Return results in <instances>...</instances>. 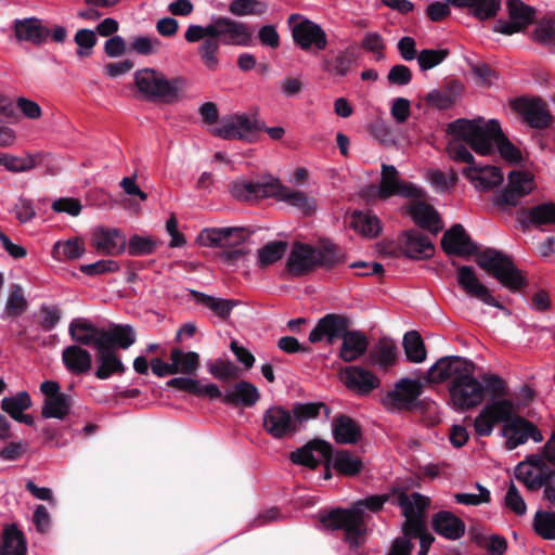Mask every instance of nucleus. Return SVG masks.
I'll return each instance as SVG.
<instances>
[{
    "label": "nucleus",
    "instance_id": "1",
    "mask_svg": "<svg viewBox=\"0 0 555 555\" xmlns=\"http://www.w3.org/2000/svg\"><path fill=\"white\" fill-rule=\"evenodd\" d=\"M184 38L188 42L203 40L198 47V53L204 65L214 72L219 66L220 43L247 47L251 43L253 35L246 24L229 17H218L206 26L190 25Z\"/></svg>",
    "mask_w": 555,
    "mask_h": 555
},
{
    "label": "nucleus",
    "instance_id": "2",
    "mask_svg": "<svg viewBox=\"0 0 555 555\" xmlns=\"http://www.w3.org/2000/svg\"><path fill=\"white\" fill-rule=\"evenodd\" d=\"M389 500L390 494L370 495L358 500L349 508L336 507L332 509L322 516L320 521L327 530H344L345 541L349 543L350 547H359L364 544L367 533L364 508L372 513H378Z\"/></svg>",
    "mask_w": 555,
    "mask_h": 555
},
{
    "label": "nucleus",
    "instance_id": "3",
    "mask_svg": "<svg viewBox=\"0 0 555 555\" xmlns=\"http://www.w3.org/2000/svg\"><path fill=\"white\" fill-rule=\"evenodd\" d=\"M457 133L472 141V149L480 155H489L493 152V146L502 158L508 164H520L524 160L522 154L503 133L501 125L495 119L483 122H457L455 125Z\"/></svg>",
    "mask_w": 555,
    "mask_h": 555
},
{
    "label": "nucleus",
    "instance_id": "4",
    "mask_svg": "<svg viewBox=\"0 0 555 555\" xmlns=\"http://www.w3.org/2000/svg\"><path fill=\"white\" fill-rule=\"evenodd\" d=\"M391 495L405 520L401 525V531L405 538L420 539V551L417 555H427L435 537L426 529V509L430 505V499L418 492L408 494L401 488H393Z\"/></svg>",
    "mask_w": 555,
    "mask_h": 555
},
{
    "label": "nucleus",
    "instance_id": "5",
    "mask_svg": "<svg viewBox=\"0 0 555 555\" xmlns=\"http://www.w3.org/2000/svg\"><path fill=\"white\" fill-rule=\"evenodd\" d=\"M151 392L154 398L166 396L168 398L178 395H190L198 398H222L224 402V387L220 389L217 384H140V387L133 385H116L114 392L109 399H114L117 403L125 402L132 399H146L147 393Z\"/></svg>",
    "mask_w": 555,
    "mask_h": 555
},
{
    "label": "nucleus",
    "instance_id": "6",
    "mask_svg": "<svg viewBox=\"0 0 555 555\" xmlns=\"http://www.w3.org/2000/svg\"><path fill=\"white\" fill-rule=\"evenodd\" d=\"M503 382L498 375L482 373L473 361L460 356L438 359L427 371L426 382Z\"/></svg>",
    "mask_w": 555,
    "mask_h": 555
},
{
    "label": "nucleus",
    "instance_id": "7",
    "mask_svg": "<svg viewBox=\"0 0 555 555\" xmlns=\"http://www.w3.org/2000/svg\"><path fill=\"white\" fill-rule=\"evenodd\" d=\"M345 261L335 245L315 248L308 244L295 243L286 262L287 271L296 276L304 275L317 267L332 268Z\"/></svg>",
    "mask_w": 555,
    "mask_h": 555
},
{
    "label": "nucleus",
    "instance_id": "8",
    "mask_svg": "<svg viewBox=\"0 0 555 555\" xmlns=\"http://www.w3.org/2000/svg\"><path fill=\"white\" fill-rule=\"evenodd\" d=\"M138 90L147 99H159L172 103L181 99L186 91L188 81L177 77L167 79L165 75L152 68H143L134 74Z\"/></svg>",
    "mask_w": 555,
    "mask_h": 555
},
{
    "label": "nucleus",
    "instance_id": "9",
    "mask_svg": "<svg viewBox=\"0 0 555 555\" xmlns=\"http://www.w3.org/2000/svg\"><path fill=\"white\" fill-rule=\"evenodd\" d=\"M477 264L495 278L511 291H519L526 285L525 276L516 268L512 259L501 250L487 248L476 258Z\"/></svg>",
    "mask_w": 555,
    "mask_h": 555
},
{
    "label": "nucleus",
    "instance_id": "10",
    "mask_svg": "<svg viewBox=\"0 0 555 555\" xmlns=\"http://www.w3.org/2000/svg\"><path fill=\"white\" fill-rule=\"evenodd\" d=\"M508 384H450L449 393L453 406L466 411L479 405L486 397L495 399L506 397Z\"/></svg>",
    "mask_w": 555,
    "mask_h": 555
},
{
    "label": "nucleus",
    "instance_id": "11",
    "mask_svg": "<svg viewBox=\"0 0 555 555\" xmlns=\"http://www.w3.org/2000/svg\"><path fill=\"white\" fill-rule=\"evenodd\" d=\"M263 128V121L256 114H234L224 117L212 133L224 140L253 142Z\"/></svg>",
    "mask_w": 555,
    "mask_h": 555
},
{
    "label": "nucleus",
    "instance_id": "12",
    "mask_svg": "<svg viewBox=\"0 0 555 555\" xmlns=\"http://www.w3.org/2000/svg\"><path fill=\"white\" fill-rule=\"evenodd\" d=\"M474 421V427L478 436L488 437L492 434L494 425L511 423L516 412L515 402L504 397L490 399Z\"/></svg>",
    "mask_w": 555,
    "mask_h": 555
},
{
    "label": "nucleus",
    "instance_id": "13",
    "mask_svg": "<svg viewBox=\"0 0 555 555\" xmlns=\"http://www.w3.org/2000/svg\"><path fill=\"white\" fill-rule=\"evenodd\" d=\"M294 42L305 51H321L327 47V36L322 27L299 14L288 18Z\"/></svg>",
    "mask_w": 555,
    "mask_h": 555
},
{
    "label": "nucleus",
    "instance_id": "14",
    "mask_svg": "<svg viewBox=\"0 0 555 555\" xmlns=\"http://www.w3.org/2000/svg\"><path fill=\"white\" fill-rule=\"evenodd\" d=\"M423 189L400 178V173L392 165H382L378 197L386 199L391 196L420 198L424 196Z\"/></svg>",
    "mask_w": 555,
    "mask_h": 555
},
{
    "label": "nucleus",
    "instance_id": "15",
    "mask_svg": "<svg viewBox=\"0 0 555 555\" xmlns=\"http://www.w3.org/2000/svg\"><path fill=\"white\" fill-rule=\"evenodd\" d=\"M43 395L41 416L43 418L64 420L70 412L74 399L62 391L60 384H40Z\"/></svg>",
    "mask_w": 555,
    "mask_h": 555
},
{
    "label": "nucleus",
    "instance_id": "16",
    "mask_svg": "<svg viewBox=\"0 0 555 555\" xmlns=\"http://www.w3.org/2000/svg\"><path fill=\"white\" fill-rule=\"evenodd\" d=\"M535 189L534 177L527 170H512L506 188L496 196L499 206H516L519 199Z\"/></svg>",
    "mask_w": 555,
    "mask_h": 555
},
{
    "label": "nucleus",
    "instance_id": "17",
    "mask_svg": "<svg viewBox=\"0 0 555 555\" xmlns=\"http://www.w3.org/2000/svg\"><path fill=\"white\" fill-rule=\"evenodd\" d=\"M275 181L274 178H264L262 181L240 178L229 184V192L232 197L242 202L273 197Z\"/></svg>",
    "mask_w": 555,
    "mask_h": 555
},
{
    "label": "nucleus",
    "instance_id": "18",
    "mask_svg": "<svg viewBox=\"0 0 555 555\" xmlns=\"http://www.w3.org/2000/svg\"><path fill=\"white\" fill-rule=\"evenodd\" d=\"M456 280L460 287L472 298L481 302L504 310L491 294L490 289L479 280L473 267L461 266L456 271Z\"/></svg>",
    "mask_w": 555,
    "mask_h": 555
},
{
    "label": "nucleus",
    "instance_id": "19",
    "mask_svg": "<svg viewBox=\"0 0 555 555\" xmlns=\"http://www.w3.org/2000/svg\"><path fill=\"white\" fill-rule=\"evenodd\" d=\"M263 429L274 439H284L298 431L296 420L283 406H271L263 414Z\"/></svg>",
    "mask_w": 555,
    "mask_h": 555
},
{
    "label": "nucleus",
    "instance_id": "20",
    "mask_svg": "<svg viewBox=\"0 0 555 555\" xmlns=\"http://www.w3.org/2000/svg\"><path fill=\"white\" fill-rule=\"evenodd\" d=\"M250 233L245 228H212L203 230L198 241L207 247H235L248 240Z\"/></svg>",
    "mask_w": 555,
    "mask_h": 555
},
{
    "label": "nucleus",
    "instance_id": "21",
    "mask_svg": "<svg viewBox=\"0 0 555 555\" xmlns=\"http://www.w3.org/2000/svg\"><path fill=\"white\" fill-rule=\"evenodd\" d=\"M503 436L507 438L506 448L514 450L531 438L534 442H541L543 435L541 430L530 421L521 416H515L511 423L504 424Z\"/></svg>",
    "mask_w": 555,
    "mask_h": 555
},
{
    "label": "nucleus",
    "instance_id": "22",
    "mask_svg": "<svg viewBox=\"0 0 555 555\" xmlns=\"http://www.w3.org/2000/svg\"><path fill=\"white\" fill-rule=\"evenodd\" d=\"M507 9L511 21H496L494 31L504 35H513L525 29L533 21L534 11L519 0H509L507 2Z\"/></svg>",
    "mask_w": 555,
    "mask_h": 555
},
{
    "label": "nucleus",
    "instance_id": "23",
    "mask_svg": "<svg viewBox=\"0 0 555 555\" xmlns=\"http://www.w3.org/2000/svg\"><path fill=\"white\" fill-rule=\"evenodd\" d=\"M91 245L100 254L118 256L126 250V236L116 228L98 227L92 231Z\"/></svg>",
    "mask_w": 555,
    "mask_h": 555
},
{
    "label": "nucleus",
    "instance_id": "24",
    "mask_svg": "<svg viewBox=\"0 0 555 555\" xmlns=\"http://www.w3.org/2000/svg\"><path fill=\"white\" fill-rule=\"evenodd\" d=\"M424 384H395L392 390L382 397V403L388 411L411 410L423 392Z\"/></svg>",
    "mask_w": 555,
    "mask_h": 555
},
{
    "label": "nucleus",
    "instance_id": "25",
    "mask_svg": "<svg viewBox=\"0 0 555 555\" xmlns=\"http://www.w3.org/2000/svg\"><path fill=\"white\" fill-rule=\"evenodd\" d=\"M273 190V198L284 202L306 216L312 215L317 210L318 203L315 198L304 191L284 186L278 179Z\"/></svg>",
    "mask_w": 555,
    "mask_h": 555
},
{
    "label": "nucleus",
    "instance_id": "26",
    "mask_svg": "<svg viewBox=\"0 0 555 555\" xmlns=\"http://www.w3.org/2000/svg\"><path fill=\"white\" fill-rule=\"evenodd\" d=\"M462 173L480 192L490 191L503 181V172L495 166L473 164L464 168Z\"/></svg>",
    "mask_w": 555,
    "mask_h": 555
},
{
    "label": "nucleus",
    "instance_id": "27",
    "mask_svg": "<svg viewBox=\"0 0 555 555\" xmlns=\"http://www.w3.org/2000/svg\"><path fill=\"white\" fill-rule=\"evenodd\" d=\"M333 446L320 438L312 439L304 444L301 448L296 449L289 455L291 461L294 464L315 469L319 467L321 462L315 459L313 452H318L322 457L332 454Z\"/></svg>",
    "mask_w": 555,
    "mask_h": 555
},
{
    "label": "nucleus",
    "instance_id": "28",
    "mask_svg": "<svg viewBox=\"0 0 555 555\" xmlns=\"http://www.w3.org/2000/svg\"><path fill=\"white\" fill-rule=\"evenodd\" d=\"M443 250L449 255H473L477 253V246L470 241L462 224H454L448 230L441 240Z\"/></svg>",
    "mask_w": 555,
    "mask_h": 555
},
{
    "label": "nucleus",
    "instance_id": "29",
    "mask_svg": "<svg viewBox=\"0 0 555 555\" xmlns=\"http://www.w3.org/2000/svg\"><path fill=\"white\" fill-rule=\"evenodd\" d=\"M346 328L345 320L336 314L322 318L309 334V341L314 344L326 340L330 345L341 338Z\"/></svg>",
    "mask_w": 555,
    "mask_h": 555
},
{
    "label": "nucleus",
    "instance_id": "30",
    "mask_svg": "<svg viewBox=\"0 0 555 555\" xmlns=\"http://www.w3.org/2000/svg\"><path fill=\"white\" fill-rule=\"evenodd\" d=\"M433 530L448 539L459 540L465 534V522L450 511H439L431 517Z\"/></svg>",
    "mask_w": 555,
    "mask_h": 555
},
{
    "label": "nucleus",
    "instance_id": "31",
    "mask_svg": "<svg viewBox=\"0 0 555 555\" xmlns=\"http://www.w3.org/2000/svg\"><path fill=\"white\" fill-rule=\"evenodd\" d=\"M224 386V403L233 408H251L260 399L255 384H222Z\"/></svg>",
    "mask_w": 555,
    "mask_h": 555
},
{
    "label": "nucleus",
    "instance_id": "32",
    "mask_svg": "<svg viewBox=\"0 0 555 555\" xmlns=\"http://www.w3.org/2000/svg\"><path fill=\"white\" fill-rule=\"evenodd\" d=\"M515 108L533 128L543 129L548 127L552 122V116L548 113L545 103L541 100L521 99L515 102Z\"/></svg>",
    "mask_w": 555,
    "mask_h": 555
},
{
    "label": "nucleus",
    "instance_id": "33",
    "mask_svg": "<svg viewBox=\"0 0 555 555\" xmlns=\"http://www.w3.org/2000/svg\"><path fill=\"white\" fill-rule=\"evenodd\" d=\"M332 431L339 444H357L362 440V427L346 414H338L333 418Z\"/></svg>",
    "mask_w": 555,
    "mask_h": 555
},
{
    "label": "nucleus",
    "instance_id": "34",
    "mask_svg": "<svg viewBox=\"0 0 555 555\" xmlns=\"http://www.w3.org/2000/svg\"><path fill=\"white\" fill-rule=\"evenodd\" d=\"M14 33L18 41H27L36 46L44 43L50 36V29L35 17L15 21Z\"/></svg>",
    "mask_w": 555,
    "mask_h": 555
},
{
    "label": "nucleus",
    "instance_id": "35",
    "mask_svg": "<svg viewBox=\"0 0 555 555\" xmlns=\"http://www.w3.org/2000/svg\"><path fill=\"white\" fill-rule=\"evenodd\" d=\"M421 198L422 197L414 198V201L411 202L409 215L416 224L437 234L442 229L439 215L433 206L421 201Z\"/></svg>",
    "mask_w": 555,
    "mask_h": 555
},
{
    "label": "nucleus",
    "instance_id": "36",
    "mask_svg": "<svg viewBox=\"0 0 555 555\" xmlns=\"http://www.w3.org/2000/svg\"><path fill=\"white\" fill-rule=\"evenodd\" d=\"M461 121L483 122V119H474V120L457 119L454 122L449 125V131L453 137L447 146V151H448L450 158H452L454 162H457V163H467L470 166L474 164V157L463 143H467L472 147V141L466 137H462L460 133H457V131L455 129V125Z\"/></svg>",
    "mask_w": 555,
    "mask_h": 555
},
{
    "label": "nucleus",
    "instance_id": "37",
    "mask_svg": "<svg viewBox=\"0 0 555 555\" xmlns=\"http://www.w3.org/2000/svg\"><path fill=\"white\" fill-rule=\"evenodd\" d=\"M69 333L77 343L88 346L93 345L96 349H102L103 331L98 330L87 319L78 318L73 320L69 325Z\"/></svg>",
    "mask_w": 555,
    "mask_h": 555
},
{
    "label": "nucleus",
    "instance_id": "38",
    "mask_svg": "<svg viewBox=\"0 0 555 555\" xmlns=\"http://www.w3.org/2000/svg\"><path fill=\"white\" fill-rule=\"evenodd\" d=\"M369 347L367 337L359 331H346L341 337L340 358L351 362L365 353Z\"/></svg>",
    "mask_w": 555,
    "mask_h": 555
},
{
    "label": "nucleus",
    "instance_id": "39",
    "mask_svg": "<svg viewBox=\"0 0 555 555\" xmlns=\"http://www.w3.org/2000/svg\"><path fill=\"white\" fill-rule=\"evenodd\" d=\"M173 375L195 376L198 371L201 357L195 351H184L180 348H173L170 351Z\"/></svg>",
    "mask_w": 555,
    "mask_h": 555
},
{
    "label": "nucleus",
    "instance_id": "40",
    "mask_svg": "<svg viewBox=\"0 0 555 555\" xmlns=\"http://www.w3.org/2000/svg\"><path fill=\"white\" fill-rule=\"evenodd\" d=\"M333 468L345 477H354L362 473L364 463L358 455L349 450L339 449L333 451Z\"/></svg>",
    "mask_w": 555,
    "mask_h": 555
},
{
    "label": "nucleus",
    "instance_id": "41",
    "mask_svg": "<svg viewBox=\"0 0 555 555\" xmlns=\"http://www.w3.org/2000/svg\"><path fill=\"white\" fill-rule=\"evenodd\" d=\"M399 350L395 340L383 337L372 349L371 360L382 370H389L398 362Z\"/></svg>",
    "mask_w": 555,
    "mask_h": 555
},
{
    "label": "nucleus",
    "instance_id": "42",
    "mask_svg": "<svg viewBox=\"0 0 555 555\" xmlns=\"http://www.w3.org/2000/svg\"><path fill=\"white\" fill-rule=\"evenodd\" d=\"M402 249L410 258H427L433 255L434 245L428 236L411 231L404 235Z\"/></svg>",
    "mask_w": 555,
    "mask_h": 555
},
{
    "label": "nucleus",
    "instance_id": "43",
    "mask_svg": "<svg viewBox=\"0 0 555 555\" xmlns=\"http://www.w3.org/2000/svg\"><path fill=\"white\" fill-rule=\"evenodd\" d=\"M135 341V333L129 325H115L108 331H103L102 349L113 350L115 346L122 349L129 348Z\"/></svg>",
    "mask_w": 555,
    "mask_h": 555
},
{
    "label": "nucleus",
    "instance_id": "44",
    "mask_svg": "<svg viewBox=\"0 0 555 555\" xmlns=\"http://www.w3.org/2000/svg\"><path fill=\"white\" fill-rule=\"evenodd\" d=\"M354 55L349 49L340 50L328 55L323 61V69L331 76L345 77L352 68Z\"/></svg>",
    "mask_w": 555,
    "mask_h": 555
},
{
    "label": "nucleus",
    "instance_id": "45",
    "mask_svg": "<svg viewBox=\"0 0 555 555\" xmlns=\"http://www.w3.org/2000/svg\"><path fill=\"white\" fill-rule=\"evenodd\" d=\"M26 541L24 534L15 525L7 526L2 532L0 555H25Z\"/></svg>",
    "mask_w": 555,
    "mask_h": 555
},
{
    "label": "nucleus",
    "instance_id": "46",
    "mask_svg": "<svg viewBox=\"0 0 555 555\" xmlns=\"http://www.w3.org/2000/svg\"><path fill=\"white\" fill-rule=\"evenodd\" d=\"M63 361L72 373L81 374L91 369L92 358L89 351L78 346H69L63 351Z\"/></svg>",
    "mask_w": 555,
    "mask_h": 555
},
{
    "label": "nucleus",
    "instance_id": "47",
    "mask_svg": "<svg viewBox=\"0 0 555 555\" xmlns=\"http://www.w3.org/2000/svg\"><path fill=\"white\" fill-rule=\"evenodd\" d=\"M98 369L95 377L99 379H106L113 374L124 372L125 366L118 359L114 350L98 349Z\"/></svg>",
    "mask_w": 555,
    "mask_h": 555
},
{
    "label": "nucleus",
    "instance_id": "48",
    "mask_svg": "<svg viewBox=\"0 0 555 555\" xmlns=\"http://www.w3.org/2000/svg\"><path fill=\"white\" fill-rule=\"evenodd\" d=\"M41 160L42 159L39 154L16 156L9 153H2L0 166H3L11 172L21 173L33 170L41 163Z\"/></svg>",
    "mask_w": 555,
    "mask_h": 555
},
{
    "label": "nucleus",
    "instance_id": "49",
    "mask_svg": "<svg viewBox=\"0 0 555 555\" xmlns=\"http://www.w3.org/2000/svg\"><path fill=\"white\" fill-rule=\"evenodd\" d=\"M351 227L361 235L371 238L377 236L382 230L379 219L376 216L362 211L352 214Z\"/></svg>",
    "mask_w": 555,
    "mask_h": 555
},
{
    "label": "nucleus",
    "instance_id": "50",
    "mask_svg": "<svg viewBox=\"0 0 555 555\" xmlns=\"http://www.w3.org/2000/svg\"><path fill=\"white\" fill-rule=\"evenodd\" d=\"M403 349L406 359L413 363H422L426 360L427 351L421 335L416 331L408 332L403 336Z\"/></svg>",
    "mask_w": 555,
    "mask_h": 555
},
{
    "label": "nucleus",
    "instance_id": "51",
    "mask_svg": "<svg viewBox=\"0 0 555 555\" xmlns=\"http://www.w3.org/2000/svg\"><path fill=\"white\" fill-rule=\"evenodd\" d=\"M533 465L539 467L541 472L537 475H533L530 469H527L526 472H522L524 465L520 464L517 468L516 477L517 479L521 480L524 485L528 488L530 491H537L541 488L546 489L547 478H548V470H544L542 466H545L541 460H535L532 462Z\"/></svg>",
    "mask_w": 555,
    "mask_h": 555
},
{
    "label": "nucleus",
    "instance_id": "52",
    "mask_svg": "<svg viewBox=\"0 0 555 555\" xmlns=\"http://www.w3.org/2000/svg\"><path fill=\"white\" fill-rule=\"evenodd\" d=\"M534 532L544 540H555V511L535 512L532 520Z\"/></svg>",
    "mask_w": 555,
    "mask_h": 555
},
{
    "label": "nucleus",
    "instance_id": "53",
    "mask_svg": "<svg viewBox=\"0 0 555 555\" xmlns=\"http://www.w3.org/2000/svg\"><path fill=\"white\" fill-rule=\"evenodd\" d=\"M85 243L81 238L74 237L65 242H56L53 248L54 257L57 260H74L80 258L85 253Z\"/></svg>",
    "mask_w": 555,
    "mask_h": 555
},
{
    "label": "nucleus",
    "instance_id": "54",
    "mask_svg": "<svg viewBox=\"0 0 555 555\" xmlns=\"http://www.w3.org/2000/svg\"><path fill=\"white\" fill-rule=\"evenodd\" d=\"M159 242L153 236L134 234L127 242L128 254L132 257L151 255L158 247Z\"/></svg>",
    "mask_w": 555,
    "mask_h": 555
},
{
    "label": "nucleus",
    "instance_id": "55",
    "mask_svg": "<svg viewBox=\"0 0 555 555\" xmlns=\"http://www.w3.org/2000/svg\"><path fill=\"white\" fill-rule=\"evenodd\" d=\"M321 410H323L325 417L328 418L331 409L323 402L297 403L293 408V417L298 425V423L315 418Z\"/></svg>",
    "mask_w": 555,
    "mask_h": 555
},
{
    "label": "nucleus",
    "instance_id": "56",
    "mask_svg": "<svg viewBox=\"0 0 555 555\" xmlns=\"http://www.w3.org/2000/svg\"><path fill=\"white\" fill-rule=\"evenodd\" d=\"M194 297L197 304L207 307L216 315L222 319H227L234 307V302L231 300L211 297L203 293H194Z\"/></svg>",
    "mask_w": 555,
    "mask_h": 555
},
{
    "label": "nucleus",
    "instance_id": "57",
    "mask_svg": "<svg viewBox=\"0 0 555 555\" xmlns=\"http://www.w3.org/2000/svg\"><path fill=\"white\" fill-rule=\"evenodd\" d=\"M31 406V398L27 391H20L14 396L5 397L1 401V409L12 418Z\"/></svg>",
    "mask_w": 555,
    "mask_h": 555
},
{
    "label": "nucleus",
    "instance_id": "58",
    "mask_svg": "<svg viewBox=\"0 0 555 555\" xmlns=\"http://www.w3.org/2000/svg\"><path fill=\"white\" fill-rule=\"evenodd\" d=\"M267 9V3L258 0H232L229 5V11L235 16L261 15Z\"/></svg>",
    "mask_w": 555,
    "mask_h": 555
},
{
    "label": "nucleus",
    "instance_id": "59",
    "mask_svg": "<svg viewBox=\"0 0 555 555\" xmlns=\"http://www.w3.org/2000/svg\"><path fill=\"white\" fill-rule=\"evenodd\" d=\"M286 243L274 241L266 244L258 250V262L261 267H268L280 260L286 251Z\"/></svg>",
    "mask_w": 555,
    "mask_h": 555
},
{
    "label": "nucleus",
    "instance_id": "60",
    "mask_svg": "<svg viewBox=\"0 0 555 555\" xmlns=\"http://www.w3.org/2000/svg\"><path fill=\"white\" fill-rule=\"evenodd\" d=\"M528 218L535 225H555V203H544L532 207Z\"/></svg>",
    "mask_w": 555,
    "mask_h": 555
},
{
    "label": "nucleus",
    "instance_id": "61",
    "mask_svg": "<svg viewBox=\"0 0 555 555\" xmlns=\"http://www.w3.org/2000/svg\"><path fill=\"white\" fill-rule=\"evenodd\" d=\"M27 308L23 289L18 285L12 286L5 304V313L10 317L22 314Z\"/></svg>",
    "mask_w": 555,
    "mask_h": 555
},
{
    "label": "nucleus",
    "instance_id": "62",
    "mask_svg": "<svg viewBox=\"0 0 555 555\" xmlns=\"http://www.w3.org/2000/svg\"><path fill=\"white\" fill-rule=\"evenodd\" d=\"M448 56V51L443 49H425L417 55V63L421 70H429L441 64Z\"/></svg>",
    "mask_w": 555,
    "mask_h": 555
},
{
    "label": "nucleus",
    "instance_id": "63",
    "mask_svg": "<svg viewBox=\"0 0 555 555\" xmlns=\"http://www.w3.org/2000/svg\"><path fill=\"white\" fill-rule=\"evenodd\" d=\"M473 15L479 20L492 18L496 15L500 9L498 0H474L468 5Z\"/></svg>",
    "mask_w": 555,
    "mask_h": 555
},
{
    "label": "nucleus",
    "instance_id": "64",
    "mask_svg": "<svg viewBox=\"0 0 555 555\" xmlns=\"http://www.w3.org/2000/svg\"><path fill=\"white\" fill-rule=\"evenodd\" d=\"M428 105L438 109H446L451 107L455 102V95L450 89L446 90H431L425 96Z\"/></svg>",
    "mask_w": 555,
    "mask_h": 555
}]
</instances>
